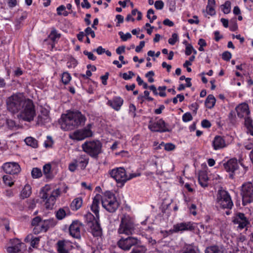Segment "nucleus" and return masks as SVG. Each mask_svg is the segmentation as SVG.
<instances>
[{
	"instance_id": "obj_49",
	"label": "nucleus",
	"mask_w": 253,
	"mask_h": 253,
	"mask_svg": "<svg viewBox=\"0 0 253 253\" xmlns=\"http://www.w3.org/2000/svg\"><path fill=\"white\" fill-rule=\"evenodd\" d=\"M41 221V218L39 216H36L33 219L31 224L33 226H40Z\"/></svg>"
},
{
	"instance_id": "obj_2",
	"label": "nucleus",
	"mask_w": 253,
	"mask_h": 253,
	"mask_svg": "<svg viewBox=\"0 0 253 253\" xmlns=\"http://www.w3.org/2000/svg\"><path fill=\"white\" fill-rule=\"evenodd\" d=\"M27 99L23 93L14 94L6 99L7 109L13 114L18 113L23 108Z\"/></svg>"
},
{
	"instance_id": "obj_33",
	"label": "nucleus",
	"mask_w": 253,
	"mask_h": 253,
	"mask_svg": "<svg viewBox=\"0 0 253 253\" xmlns=\"http://www.w3.org/2000/svg\"><path fill=\"white\" fill-rule=\"evenodd\" d=\"M49 121L48 114L47 112L45 114L40 115L38 117L37 124L43 125L44 123H47Z\"/></svg>"
},
{
	"instance_id": "obj_62",
	"label": "nucleus",
	"mask_w": 253,
	"mask_h": 253,
	"mask_svg": "<svg viewBox=\"0 0 253 253\" xmlns=\"http://www.w3.org/2000/svg\"><path fill=\"white\" fill-rule=\"evenodd\" d=\"M228 117L231 123H234L236 119L235 112L234 111H231L229 114Z\"/></svg>"
},
{
	"instance_id": "obj_32",
	"label": "nucleus",
	"mask_w": 253,
	"mask_h": 253,
	"mask_svg": "<svg viewBox=\"0 0 253 253\" xmlns=\"http://www.w3.org/2000/svg\"><path fill=\"white\" fill-rule=\"evenodd\" d=\"M82 199L81 198H77L72 201L71 204V208L73 210L77 211L82 207Z\"/></svg>"
},
{
	"instance_id": "obj_48",
	"label": "nucleus",
	"mask_w": 253,
	"mask_h": 253,
	"mask_svg": "<svg viewBox=\"0 0 253 253\" xmlns=\"http://www.w3.org/2000/svg\"><path fill=\"white\" fill-rule=\"evenodd\" d=\"M78 164L77 162L74 159L73 161L69 165V169L71 172H74L77 167Z\"/></svg>"
},
{
	"instance_id": "obj_26",
	"label": "nucleus",
	"mask_w": 253,
	"mask_h": 253,
	"mask_svg": "<svg viewBox=\"0 0 253 253\" xmlns=\"http://www.w3.org/2000/svg\"><path fill=\"white\" fill-rule=\"evenodd\" d=\"M205 253H224L222 246L212 245L207 247Z\"/></svg>"
},
{
	"instance_id": "obj_57",
	"label": "nucleus",
	"mask_w": 253,
	"mask_h": 253,
	"mask_svg": "<svg viewBox=\"0 0 253 253\" xmlns=\"http://www.w3.org/2000/svg\"><path fill=\"white\" fill-rule=\"evenodd\" d=\"M222 58L225 61H229L231 58V53L228 51H225L222 54Z\"/></svg>"
},
{
	"instance_id": "obj_50",
	"label": "nucleus",
	"mask_w": 253,
	"mask_h": 253,
	"mask_svg": "<svg viewBox=\"0 0 253 253\" xmlns=\"http://www.w3.org/2000/svg\"><path fill=\"white\" fill-rule=\"evenodd\" d=\"M51 170V165L49 164L45 165L43 167V172L44 174L48 176Z\"/></svg>"
},
{
	"instance_id": "obj_22",
	"label": "nucleus",
	"mask_w": 253,
	"mask_h": 253,
	"mask_svg": "<svg viewBox=\"0 0 253 253\" xmlns=\"http://www.w3.org/2000/svg\"><path fill=\"white\" fill-rule=\"evenodd\" d=\"M227 145L224 138L221 136H216L212 141V146L214 150L223 148Z\"/></svg>"
},
{
	"instance_id": "obj_6",
	"label": "nucleus",
	"mask_w": 253,
	"mask_h": 253,
	"mask_svg": "<svg viewBox=\"0 0 253 253\" xmlns=\"http://www.w3.org/2000/svg\"><path fill=\"white\" fill-rule=\"evenodd\" d=\"M134 230V224L131 217L127 214H123L118 229L119 234H132Z\"/></svg>"
},
{
	"instance_id": "obj_1",
	"label": "nucleus",
	"mask_w": 253,
	"mask_h": 253,
	"mask_svg": "<svg viewBox=\"0 0 253 253\" xmlns=\"http://www.w3.org/2000/svg\"><path fill=\"white\" fill-rule=\"evenodd\" d=\"M86 121L85 116L79 111H68L61 118V127L64 130H73L84 125Z\"/></svg>"
},
{
	"instance_id": "obj_7",
	"label": "nucleus",
	"mask_w": 253,
	"mask_h": 253,
	"mask_svg": "<svg viewBox=\"0 0 253 253\" xmlns=\"http://www.w3.org/2000/svg\"><path fill=\"white\" fill-rule=\"evenodd\" d=\"M85 217L87 220L89 219V221H87V225L93 236L94 237L101 236L102 229L99 223V218L95 217L91 213L86 214Z\"/></svg>"
},
{
	"instance_id": "obj_54",
	"label": "nucleus",
	"mask_w": 253,
	"mask_h": 253,
	"mask_svg": "<svg viewBox=\"0 0 253 253\" xmlns=\"http://www.w3.org/2000/svg\"><path fill=\"white\" fill-rule=\"evenodd\" d=\"M155 74L153 71H150L146 74L145 77L148 78V82L149 83H153L154 81L153 77L154 76Z\"/></svg>"
},
{
	"instance_id": "obj_20",
	"label": "nucleus",
	"mask_w": 253,
	"mask_h": 253,
	"mask_svg": "<svg viewBox=\"0 0 253 253\" xmlns=\"http://www.w3.org/2000/svg\"><path fill=\"white\" fill-rule=\"evenodd\" d=\"M60 194V190L57 188L53 190L51 193H49V197L45 203V206L47 209H52L55 203L56 197Z\"/></svg>"
},
{
	"instance_id": "obj_52",
	"label": "nucleus",
	"mask_w": 253,
	"mask_h": 253,
	"mask_svg": "<svg viewBox=\"0 0 253 253\" xmlns=\"http://www.w3.org/2000/svg\"><path fill=\"white\" fill-rule=\"evenodd\" d=\"M192 116L190 113H186L182 116V120L184 122H187L192 120Z\"/></svg>"
},
{
	"instance_id": "obj_14",
	"label": "nucleus",
	"mask_w": 253,
	"mask_h": 253,
	"mask_svg": "<svg viewBox=\"0 0 253 253\" xmlns=\"http://www.w3.org/2000/svg\"><path fill=\"white\" fill-rule=\"evenodd\" d=\"M148 127L151 131L155 132H166L169 131L166 127L165 122L162 119H160L154 123L150 121Z\"/></svg>"
},
{
	"instance_id": "obj_12",
	"label": "nucleus",
	"mask_w": 253,
	"mask_h": 253,
	"mask_svg": "<svg viewBox=\"0 0 253 253\" xmlns=\"http://www.w3.org/2000/svg\"><path fill=\"white\" fill-rule=\"evenodd\" d=\"M109 173L117 183H121L123 184L128 180L126 170L123 168L120 167L111 170Z\"/></svg>"
},
{
	"instance_id": "obj_44",
	"label": "nucleus",
	"mask_w": 253,
	"mask_h": 253,
	"mask_svg": "<svg viewBox=\"0 0 253 253\" xmlns=\"http://www.w3.org/2000/svg\"><path fill=\"white\" fill-rule=\"evenodd\" d=\"M182 253H200L198 250H195L193 248L190 246H187L185 248Z\"/></svg>"
},
{
	"instance_id": "obj_39",
	"label": "nucleus",
	"mask_w": 253,
	"mask_h": 253,
	"mask_svg": "<svg viewBox=\"0 0 253 253\" xmlns=\"http://www.w3.org/2000/svg\"><path fill=\"white\" fill-rule=\"evenodd\" d=\"M221 6L222 10L225 14H228L230 12L231 2L229 1H226Z\"/></svg>"
},
{
	"instance_id": "obj_29",
	"label": "nucleus",
	"mask_w": 253,
	"mask_h": 253,
	"mask_svg": "<svg viewBox=\"0 0 253 253\" xmlns=\"http://www.w3.org/2000/svg\"><path fill=\"white\" fill-rule=\"evenodd\" d=\"M31 193L32 188L30 185L26 184L21 191L20 197L22 199L28 198L31 195Z\"/></svg>"
},
{
	"instance_id": "obj_10",
	"label": "nucleus",
	"mask_w": 253,
	"mask_h": 253,
	"mask_svg": "<svg viewBox=\"0 0 253 253\" xmlns=\"http://www.w3.org/2000/svg\"><path fill=\"white\" fill-rule=\"evenodd\" d=\"M91 124H88L86 127L75 131L70 134L69 137L73 140L80 141L92 136L93 133L90 128Z\"/></svg>"
},
{
	"instance_id": "obj_3",
	"label": "nucleus",
	"mask_w": 253,
	"mask_h": 253,
	"mask_svg": "<svg viewBox=\"0 0 253 253\" xmlns=\"http://www.w3.org/2000/svg\"><path fill=\"white\" fill-rule=\"evenodd\" d=\"M103 207L110 212H115L119 206V203L114 194L106 191L101 197Z\"/></svg>"
},
{
	"instance_id": "obj_45",
	"label": "nucleus",
	"mask_w": 253,
	"mask_h": 253,
	"mask_svg": "<svg viewBox=\"0 0 253 253\" xmlns=\"http://www.w3.org/2000/svg\"><path fill=\"white\" fill-rule=\"evenodd\" d=\"M56 215L58 219H62L66 215L65 211L62 209H60L57 211Z\"/></svg>"
},
{
	"instance_id": "obj_58",
	"label": "nucleus",
	"mask_w": 253,
	"mask_h": 253,
	"mask_svg": "<svg viewBox=\"0 0 253 253\" xmlns=\"http://www.w3.org/2000/svg\"><path fill=\"white\" fill-rule=\"evenodd\" d=\"M167 87L166 86H159L158 89L160 91L159 93V95L162 97H165L166 96V93L165 92V90L166 89Z\"/></svg>"
},
{
	"instance_id": "obj_13",
	"label": "nucleus",
	"mask_w": 253,
	"mask_h": 253,
	"mask_svg": "<svg viewBox=\"0 0 253 253\" xmlns=\"http://www.w3.org/2000/svg\"><path fill=\"white\" fill-rule=\"evenodd\" d=\"M140 241L136 238L129 237L126 239L122 238L118 242V246L124 251H128L132 246H137Z\"/></svg>"
},
{
	"instance_id": "obj_42",
	"label": "nucleus",
	"mask_w": 253,
	"mask_h": 253,
	"mask_svg": "<svg viewBox=\"0 0 253 253\" xmlns=\"http://www.w3.org/2000/svg\"><path fill=\"white\" fill-rule=\"evenodd\" d=\"M71 77L68 73L64 72L63 73L62 76V81L64 84H68L71 81Z\"/></svg>"
},
{
	"instance_id": "obj_19",
	"label": "nucleus",
	"mask_w": 253,
	"mask_h": 253,
	"mask_svg": "<svg viewBox=\"0 0 253 253\" xmlns=\"http://www.w3.org/2000/svg\"><path fill=\"white\" fill-rule=\"evenodd\" d=\"M224 168L228 172H231L230 177L233 178V173L237 169L238 165L237 160L235 159H231L223 164Z\"/></svg>"
},
{
	"instance_id": "obj_53",
	"label": "nucleus",
	"mask_w": 253,
	"mask_h": 253,
	"mask_svg": "<svg viewBox=\"0 0 253 253\" xmlns=\"http://www.w3.org/2000/svg\"><path fill=\"white\" fill-rule=\"evenodd\" d=\"M134 76V74L132 71H128V73H125L123 74V78L125 80L131 79Z\"/></svg>"
},
{
	"instance_id": "obj_41",
	"label": "nucleus",
	"mask_w": 253,
	"mask_h": 253,
	"mask_svg": "<svg viewBox=\"0 0 253 253\" xmlns=\"http://www.w3.org/2000/svg\"><path fill=\"white\" fill-rule=\"evenodd\" d=\"M146 249L144 246L135 247L130 253H146Z\"/></svg>"
},
{
	"instance_id": "obj_36",
	"label": "nucleus",
	"mask_w": 253,
	"mask_h": 253,
	"mask_svg": "<svg viewBox=\"0 0 253 253\" xmlns=\"http://www.w3.org/2000/svg\"><path fill=\"white\" fill-rule=\"evenodd\" d=\"M31 174L34 178H37L39 177H40L42 175V173L41 170L37 168H33L32 172Z\"/></svg>"
},
{
	"instance_id": "obj_38",
	"label": "nucleus",
	"mask_w": 253,
	"mask_h": 253,
	"mask_svg": "<svg viewBox=\"0 0 253 253\" xmlns=\"http://www.w3.org/2000/svg\"><path fill=\"white\" fill-rule=\"evenodd\" d=\"M60 37V34H58L55 29L52 30L49 35V38L53 42H55L56 40L59 39Z\"/></svg>"
},
{
	"instance_id": "obj_51",
	"label": "nucleus",
	"mask_w": 253,
	"mask_h": 253,
	"mask_svg": "<svg viewBox=\"0 0 253 253\" xmlns=\"http://www.w3.org/2000/svg\"><path fill=\"white\" fill-rule=\"evenodd\" d=\"M214 6H211L210 5H207L206 7V10L207 13L210 15H214L215 14V11L214 8Z\"/></svg>"
},
{
	"instance_id": "obj_30",
	"label": "nucleus",
	"mask_w": 253,
	"mask_h": 253,
	"mask_svg": "<svg viewBox=\"0 0 253 253\" xmlns=\"http://www.w3.org/2000/svg\"><path fill=\"white\" fill-rule=\"evenodd\" d=\"M245 125L247 129V132L253 136V120L249 117H245Z\"/></svg>"
},
{
	"instance_id": "obj_43",
	"label": "nucleus",
	"mask_w": 253,
	"mask_h": 253,
	"mask_svg": "<svg viewBox=\"0 0 253 253\" xmlns=\"http://www.w3.org/2000/svg\"><path fill=\"white\" fill-rule=\"evenodd\" d=\"M2 122H4V124L5 123L7 127L10 129H12L15 126V123L12 120L3 119Z\"/></svg>"
},
{
	"instance_id": "obj_40",
	"label": "nucleus",
	"mask_w": 253,
	"mask_h": 253,
	"mask_svg": "<svg viewBox=\"0 0 253 253\" xmlns=\"http://www.w3.org/2000/svg\"><path fill=\"white\" fill-rule=\"evenodd\" d=\"M3 180L5 185L9 187L12 186L14 182L12 181V177L10 175H4L3 176Z\"/></svg>"
},
{
	"instance_id": "obj_24",
	"label": "nucleus",
	"mask_w": 253,
	"mask_h": 253,
	"mask_svg": "<svg viewBox=\"0 0 253 253\" xmlns=\"http://www.w3.org/2000/svg\"><path fill=\"white\" fill-rule=\"evenodd\" d=\"M100 199L101 196L100 195H96L93 200L92 204L91 206V210L95 214L97 218H98L99 216L98 208Z\"/></svg>"
},
{
	"instance_id": "obj_59",
	"label": "nucleus",
	"mask_w": 253,
	"mask_h": 253,
	"mask_svg": "<svg viewBox=\"0 0 253 253\" xmlns=\"http://www.w3.org/2000/svg\"><path fill=\"white\" fill-rule=\"evenodd\" d=\"M84 54L85 55H86L88 57V58L91 60H95L96 58V57L93 55V54L90 52H88L87 51H84Z\"/></svg>"
},
{
	"instance_id": "obj_16",
	"label": "nucleus",
	"mask_w": 253,
	"mask_h": 253,
	"mask_svg": "<svg viewBox=\"0 0 253 253\" xmlns=\"http://www.w3.org/2000/svg\"><path fill=\"white\" fill-rule=\"evenodd\" d=\"M233 222L234 224H238V228L241 229L244 228L250 223L245 214L240 212L236 214Z\"/></svg>"
},
{
	"instance_id": "obj_61",
	"label": "nucleus",
	"mask_w": 253,
	"mask_h": 253,
	"mask_svg": "<svg viewBox=\"0 0 253 253\" xmlns=\"http://www.w3.org/2000/svg\"><path fill=\"white\" fill-rule=\"evenodd\" d=\"M194 50L193 46L191 44H188L186 47L185 54L187 55H190Z\"/></svg>"
},
{
	"instance_id": "obj_34",
	"label": "nucleus",
	"mask_w": 253,
	"mask_h": 253,
	"mask_svg": "<svg viewBox=\"0 0 253 253\" xmlns=\"http://www.w3.org/2000/svg\"><path fill=\"white\" fill-rule=\"evenodd\" d=\"M26 144L32 147L33 148H37L38 147V141L32 137H28L25 139Z\"/></svg>"
},
{
	"instance_id": "obj_4",
	"label": "nucleus",
	"mask_w": 253,
	"mask_h": 253,
	"mask_svg": "<svg viewBox=\"0 0 253 253\" xmlns=\"http://www.w3.org/2000/svg\"><path fill=\"white\" fill-rule=\"evenodd\" d=\"M22 108L19 112L20 117L28 122L33 120L36 116V111L33 101L28 99Z\"/></svg>"
},
{
	"instance_id": "obj_31",
	"label": "nucleus",
	"mask_w": 253,
	"mask_h": 253,
	"mask_svg": "<svg viewBox=\"0 0 253 253\" xmlns=\"http://www.w3.org/2000/svg\"><path fill=\"white\" fill-rule=\"evenodd\" d=\"M216 99L214 96L212 94H210L208 96L206 101L205 105L209 109H211L215 105Z\"/></svg>"
},
{
	"instance_id": "obj_27",
	"label": "nucleus",
	"mask_w": 253,
	"mask_h": 253,
	"mask_svg": "<svg viewBox=\"0 0 253 253\" xmlns=\"http://www.w3.org/2000/svg\"><path fill=\"white\" fill-rule=\"evenodd\" d=\"M69 243L64 241H59L57 242V251L58 253H69L67 250Z\"/></svg>"
},
{
	"instance_id": "obj_11",
	"label": "nucleus",
	"mask_w": 253,
	"mask_h": 253,
	"mask_svg": "<svg viewBox=\"0 0 253 253\" xmlns=\"http://www.w3.org/2000/svg\"><path fill=\"white\" fill-rule=\"evenodd\" d=\"M7 253H22V250H26V246L18 239H11L9 246L6 248Z\"/></svg>"
},
{
	"instance_id": "obj_9",
	"label": "nucleus",
	"mask_w": 253,
	"mask_h": 253,
	"mask_svg": "<svg viewBox=\"0 0 253 253\" xmlns=\"http://www.w3.org/2000/svg\"><path fill=\"white\" fill-rule=\"evenodd\" d=\"M241 195L243 204L247 205L253 201V184L252 182H246L241 187Z\"/></svg>"
},
{
	"instance_id": "obj_5",
	"label": "nucleus",
	"mask_w": 253,
	"mask_h": 253,
	"mask_svg": "<svg viewBox=\"0 0 253 253\" xmlns=\"http://www.w3.org/2000/svg\"><path fill=\"white\" fill-rule=\"evenodd\" d=\"M102 144L99 141H86L82 145L83 150L91 157L97 158L101 152Z\"/></svg>"
},
{
	"instance_id": "obj_25",
	"label": "nucleus",
	"mask_w": 253,
	"mask_h": 253,
	"mask_svg": "<svg viewBox=\"0 0 253 253\" xmlns=\"http://www.w3.org/2000/svg\"><path fill=\"white\" fill-rule=\"evenodd\" d=\"M123 100L120 97H116L112 100H109L107 104L111 106L115 110L118 111L123 104Z\"/></svg>"
},
{
	"instance_id": "obj_37",
	"label": "nucleus",
	"mask_w": 253,
	"mask_h": 253,
	"mask_svg": "<svg viewBox=\"0 0 253 253\" xmlns=\"http://www.w3.org/2000/svg\"><path fill=\"white\" fill-rule=\"evenodd\" d=\"M147 17L150 20V23H153L157 18V16L154 15V11L152 9H149L147 11Z\"/></svg>"
},
{
	"instance_id": "obj_8",
	"label": "nucleus",
	"mask_w": 253,
	"mask_h": 253,
	"mask_svg": "<svg viewBox=\"0 0 253 253\" xmlns=\"http://www.w3.org/2000/svg\"><path fill=\"white\" fill-rule=\"evenodd\" d=\"M216 201L218 204L223 209H231L233 206L230 196L224 190H218Z\"/></svg>"
},
{
	"instance_id": "obj_47",
	"label": "nucleus",
	"mask_w": 253,
	"mask_h": 253,
	"mask_svg": "<svg viewBox=\"0 0 253 253\" xmlns=\"http://www.w3.org/2000/svg\"><path fill=\"white\" fill-rule=\"evenodd\" d=\"M119 34L120 36L121 39L123 41H126L128 39H130L131 38V34L129 33H127L126 34H124L123 33V32H120L119 33Z\"/></svg>"
},
{
	"instance_id": "obj_17",
	"label": "nucleus",
	"mask_w": 253,
	"mask_h": 253,
	"mask_svg": "<svg viewBox=\"0 0 253 253\" xmlns=\"http://www.w3.org/2000/svg\"><path fill=\"white\" fill-rule=\"evenodd\" d=\"M81 226L82 224L78 221H73L69 227L70 235L74 238H80Z\"/></svg>"
},
{
	"instance_id": "obj_28",
	"label": "nucleus",
	"mask_w": 253,
	"mask_h": 253,
	"mask_svg": "<svg viewBox=\"0 0 253 253\" xmlns=\"http://www.w3.org/2000/svg\"><path fill=\"white\" fill-rule=\"evenodd\" d=\"M208 177L205 172L201 171L199 175L198 180L199 184L203 187H206L208 186Z\"/></svg>"
},
{
	"instance_id": "obj_46",
	"label": "nucleus",
	"mask_w": 253,
	"mask_h": 253,
	"mask_svg": "<svg viewBox=\"0 0 253 253\" xmlns=\"http://www.w3.org/2000/svg\"><path fill=\"white\" fill-rule=\"evenodd\" d=\"M178 41V35L176 33H173L172 35L171 38H169L168 40L169 43L171 45H174Z\"/></svg>"
},
{
	"instance_id": "obj_64",
	"label": "nucleus",
	"mask_w": 253,
	"mask_h": 253,
	"mask_svg": "<svg viewBox=\"0 0 253 253\" xmlns=\"http://www.w3.org/2000/svg\"><path fill=\"white\" fill-rule=\"evenodd\" d=\"M40 241V237H35L33 238L31 242V246L35 248L36 245H38Z\"/></svg>"
},
{
	"instance_id": "obj_63",
	"label": "nucleus",
	"mask_w": 253,
	"mask_h": 253,
	"mask_svg": "<svg viewBox=\"0 0 253 253\" xmlns=\"http://www.w3.org/2000/svg\"><path fill=\"white\" fill-rule=\"evenodd\" d=\"M175 148V145L172 143H167L165 145V149L167 151H171Z\"/></svg>"
},
{
	"instance_id": "obj_23",
	"label": "nucleus",
	"mask_w": 253,
	"mask_h": 253,
	"mask_svg": "<svg viewBox=\"0 0 253 253\" xmlns=\"http://www.w3.org/2000/svg\"><path fill=\"white\" fill-rule=\"evenodd\" d=\"M74 160L77 162V164L79 165L81 169H84L88 164L89 158L86 155L84 154L80 155Z\"/></svg>"
},
{
	"instance_id": "obj_18",
	"label": "nucleus",
	"mask_w": 253,
	"mask_h": 253,
	"mask_svg": "<svg viewBox=\"0 0 253 253\" xmlns=\"http://www.w3.org/2000/svg\"><path fill=\"white\" fill-rule=\"evenodd\" d=\"M237 116L240 118L247 117L250 113L248 105L246 103H242L237 106L235 108Z\"/></svg>"
},
{
	"instance_id": "obj_55",
	"label": "nucleus",
	"mask_w": 253,
	"mask_h": 253,
	"mask_svg": "<svg viewBox=\"0 0 253 253\" xmlns=\"http://www.w3.org/2000/svg\"><path fill=\"white\" fill-rule=\"evenodd\" d=\"M85 34L86 36L90 35L91 37L92 38H94L95 37V34L94 32L91 29V28H90L89 27L85 29Z\"/></svg>"
},
{
	"instance_id": "obj_60",
	"label": "nucleus",
	"mask_w": 253,
	"mask_h": 253,
	"mask_svg": "<svg viewBox=\"0 0 253 253\" xmlns=\"http://www.w3.org/2000/svg\"><path fill=\"white\" fill-rule=\"evenodd\" d=\"M164 5V2L162 0H157L155 3V7L157 9H163Z\"/></svg>"
},
{
	"instance_id": "obj_35",
	"label": "nucleus",
	"mask_w": 253,
	"mask_h": 253,
	"mask_svg": "<svg viewBox=\"0 0 253 253\" xmlns=\"http://www.w3.org/2000/svg\"><path fill=\"white\" fill-rule=\"evenodd\" d=\"M49 196V191L47 188H43L40 193V196L41 198L44 201H45V202L47 201Z\"/></svg>"
},
{
	"instance_id": "obj_21",
	"label": "nucleus",
	"mask_w": 253,
	"mask_h": 253,
	"mask_svg": "<svg viewBox=\"0 0 253 253\" xmlns=\"http://www.w3.org/2000/svg\"><path fill=\"white\" fill-rule=\"evenodd\" d=\"M194 227L191 222H182L177 223L173 226V231L174 232L182 231L184 230H193Z\"/></svg>"
},
{
	"instance_id": "obj_15",
	"label": "nucleus",
	"mask_w": 253,
	"mask_h": 253,
	"mask_svg": "<svg viewBox=\"0 0 253 253\" xmlns=\"http://www.w3.org/2000/svg\"><path fill=\"white\" fill-rule=\"evenodd\" d=\"M2 167L4 171L10 175L17 174L20 171V166L16 163H6Z\"/></svg>"
},
{
	"instance_id": "obj_56",
	"label": "nucleus",
	"mask_w": 253,
	"mask_h": 253,
	"mask_svg": "<svg viewBox=\"0 0 253 253\" xmlns=\"http://www.w3.org/2000/svg\"><path fill=\"white\" fill-rule=\"evenodd\" d=\"M44 222L46 223V224H47V227H48V228L51 227H53L56 224V222L53 219H49L45 220Z\"/></svg>"
}]
</instances>
